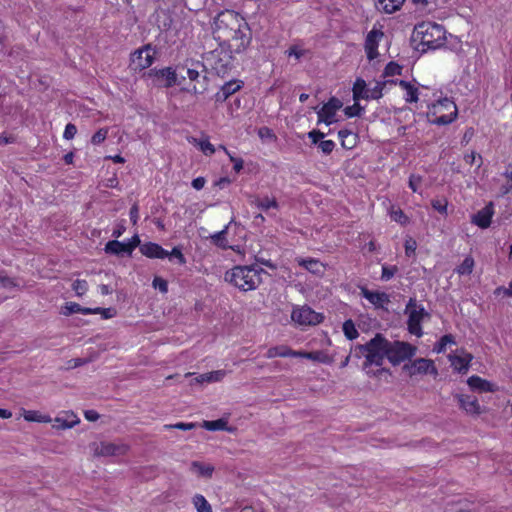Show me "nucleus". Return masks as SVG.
I'll return each instance as SVG.
<instances>
[{"instance_id": "f257e3e1", "label": "nucleus", "mask_w": 512, "mask_h": 512, "mask_svg": "<svg viewBox=\"0 0 512 512\" xmlns=\"http://www.w3.org/2000/svg\"><path fill=\"white\" fill-rule=\"evenodd\" d=\"M266 271L257 265L235 266L225 273L224 279L243 292L258 288L262 282L261 275Z\"/></svg>"}, {"instance_id": "f03ea898", "label": "nucleus", "mask_w": 512, "mask_h": 512, "mask_svg": "<svg viewBox=\"0 0 512 512\" xmlns=\"http://www.w3.org/2000/svg\"><path fill=\"white\" fill-rule=\"evenodd\" d=\"M412 39L419 40L427 49H436L445 44L446 31L442 25L435 22H422L415 26Z\"/></svg>"}, {"instance_id": "7ed1b4c3", "label": "nucleus", "mask_w": 512, "mask_h": 512, "mask_svg": "<svg viewBox=\"0 0 512 512\" xmlns=\"http://www.w3.org/2000/svg\"><path fill=\"white\" fill-rule=\"evenodd\" d=\"M239 27V17L233 11L221 12L214 19L213 35L220 43L225 44Z\"/></svg>"}, {"instance_id": "20e7f679", "label": "nucleus", "mask_w": 512, "mask_h": 512, "mask_svg": "<svg viewBox=\"0 0 512 512\" xmlns=\"http://www.w3.org/2000/svg\"><path fill=\"white\" fill-rule=\"evenodd\" d=\"M368 355L364 362V368L376 365L381 366L385 358H388V339L381 333H377L371 340L366 343Z\"/></svg>"}, {"instance_id": "39448f33", "label": "nucleus", "mask_w": 512, "mask_h": 512, "mask_svg": "<svg viewBox=\"0 0 512 512\" xmlns=\"http://www.w3.org/2000/svg\"><path fill=\"white\" fill-rule=\"evenodd\" d=\"M417 352V347L404 341L388 340V361L397 366L406 360H410Z\"/></svg>"}, {"instance_id": "423d86ee", "label": "nucleus", "mask_w": 512, "mask_h": 512, "mask_svg": "<svg viewBox=\"0 0 512 512\" xmlns=\"http://www.w3.org/2000/svg\"><path fill=\"white\" fill-rule=\"evenodd\" d=\"M251 32L247 23L239 19V27L235 29V34L231 39H228L225 44L231 49L232 52L241 53L250 44Z\"/></svg>"}, {"instance_id": "0eeeda50", "label": "nucleus", "mask_w": 512, "mask_h": 512, "mask_svg": "<svg viewBox=\"0 0 512 512\" xmlns=\"http://www.w3.org/2000/svg\"><path fill=\"white\" fill-rule=\"evenodd\" d=\"M156 51L151 44H146L142 48L131 54V67L135 71H142L150 67L155 59Z\"/></svg>"}, {"instance_id": "6e6552de", "label": "nucleus", "mask_w": 512, "mask_h": 512, "mask_svg": "<svg viewBox=\"0 0 512 512\" xmlns=\"http://www.w3.org/2000/svg\"><path fill=\"white\" fill-rule=\"evenodd\" d=\"M148 76L152 78L154 85L162 88H170L177 84V74L172 67L151 69Z\"/></svg>"}, {"instance_id": "1a4fd4ad", "label": "nucleus", "mask_w": 512, "mask_h": 512, "mask_svg": "<svg viewBox=\"0 0 512 512\" xmlns=\"http://www.w3.org/2000/svg\"><path fill=\"white\" fill-rule=\"evenodd\" d=\"M402 371L407 373L408 376L413 377L417 374H433L437 375V369L434 362L426 358H418L412 362L405 363Z\"/></svg>"}, {"instance_id": "9d476101", "label": "nucleus", "mask_w": 512, "mask_h": 512, "mask_svg": "<svg viewBox=\"0 0 512 512\" xmlns=\"http://www.w3.org/2000/svg\"><path fill=\"white\" fill-rule=\"evenodd\" d=\"M323 315L304 306L292 312V319L300 325H316L323 321Z\"/></svg>"}, {"instance_id": "9b49d317", "label": "nucleus", "mask_w": 512, "mask_h": 512, "mask_svg": "<svg viewBox=\"0 0 512 512\" xmlns=\"http://www.w3.org/2000/svg\"><path fill=\"white\" fill-rule=\"evenodd\" d=\"M343 106V103L336 97H331L327 103L317 112L318 123L324 122L326 125L332 124L336 112Z\"/></svg>"}, {"instance_id": "f8f14e48", "label": "nucleus", "mask_w": 512, "mask_h": 512, "mask_svg": "<svg viewBox=\"0 0 512 512\" xmlns=\"http://www.w3.org/2000/svg\"><path fill=\"white\" fill-rule=\"evenodd\" d=\"M434 108H444L449 111V114H443L440 116H436L432 123L436 125H447L452 123L457 117V107L453 101L448 98H444L438 101L437 105H434Z\"/></svg>"}, {"instance_id": "ddd939ff", "label": "nucleus", "mask_w": 512, "mask_h": 512, "mask_svg": "<svg viewBox=\"0 0 512 512\" xmlns=\"http://www.w3.org/2000/svg\"><path fill=\"white\" fill-rule=\"evenodd\" d=\"M430 314L425 310L424 307L419 309H414L408 314L407 328L409 333L421 337L423 335V330L421 327V322L424 318H429Z\"/></svg>"}, {"instance_id": "4468645a", "label": "nucleus", "mask_w": 512, "mask_h": 512, "mask_svg": "<svg viewBox=\"0 0 512 512\" xmlns=\"http://www.w3.org/2000/svg\"><path fill=\"white\" fill-rule=\"evenodd\" d=\"M94 446L95 456H121L125 455L128 451V446L123 443L116 444L111 442H101L99 444H94Z\"/></svg>"}, {"instance_id": "2eb2a0df", "label": "nucleus", "mask_w": 512, "mask_h": 512, "mask_svg": "<svg viewBox=\"0 0 512 512\" xmlns=\"http://www.w3.org/2000/svg\"><path fill=\"white\" fill-rule=\"evenodd\" d=\"M198 67L202 68V72H205L204 66L200 63H197L195 68L187 69L188 78L192 82H195L191 90L194 94H201L207 89V77L206 75L200 76V71L197 69Z\"/></svg>"}, {"instance_id": "dca6fc26", "label": "nucleus", "mask_w": 512, "mask_h": 512, "mask_svg": "<svg viewBox=\"0 0 512 512\" xmlns=\"http://www.w3.org/2000/svg\"><path fill=\"white\" fill-rule=\"evenodd\" d=\"M360 294L376 308H383L384 304L390 302L389 295L385 292L370 291L367 287H360Z\"/></svg>"}, {"instance_id": "f3484780", "label": "nucleus", "mask_w": 512, "mask_h": 512, "mask_svg": "<svg viewBox=\"0 0 512 512\" xmlns=\"http://www.w3.org/2000/svg\"><path fill=\"white\" fill-rule=\"evenodd\" d=\"M493 213V205L490 203L473 215L472 223L482 229L488 228L491 224Z\"/></svg>"}, {"instance_id": "a211bd4d", "label": "nucleus", "mask_w": 512, "mask_h": 512, "mask_svg": "<svg viewBox=\"0 0 512 512\" xmlns=\"http://www.w3.org/2000/svg\"><path fill=\"white\" fill-rule=\"evenodd\" d=\"M460 407L472 415L481 414L482 410L476 397L470 395H456Z\"/></svg>"}, {"instance_id": "6ab92c4d", "label": "nucleus", "mask_w": 512, "mask_h": 512, "mask_svg": "<svg viewBox=\"0 0 512 512\" xmlns=\"http://www.w3.org/2000/svg\"><path fill=\"white\" fill-rule=\"evenodd\" d=\"M140 252L148 258L164 259L168 256V251L154 242H147L140 246Z\"/></svg>"}, {"instance_id": "aec40b11", "label": "nucleus", "mask_w": 512, "mask_h": 512, "mask_svg": "<svg viewBox=\"0 0 512 512\" xmlns=\"http://www.w3.org/2000/svg\"><path fill=\"white\" fill-rule=\"evenodd\" d=\"M104 251L106 254L123 256V255H132V251L129 249L126 242H120L118 240H111L105 244Z\"/></svg>"}, {"instance_id": "412c9836", "label": "nucleus", "mask_w": 512, "mask_h": 512, "mask_svg": "<svg viewBox=\"0 0 512 512\" xmlns=\"http://www.w3.org/2000/svg\"><path fill=\"white\" fill-rule=\"evenodd\" d=\"M240 88H241V85L238 81H229V82L225 83L221 87L220 91H218L215 94V101L217 103L225 102L229 98V96L234 94Z\"/></svg>"}, {"instance_id": "4be33fe9", "label": "nucleus", "mask_w": 512, "mask_h": 512, "mask_svg": "<svg viewBox=\"0 0 512 512\" xmlns=\"http://www.w3.org/2000/svg\"><path fill=\"white\" fill-rule=\"evenodd\" d=\"M251 205H255L257 208L267 212L270 209H279V204L275 197L269 198L268 196L265 197H258V196H251Z\"/></svg>"}, {"instance_id": "5701e85b", "label": "nucleus", "mask_w": 512, "mask_h": 512, "mask_svg": "<svg viewBox=\"0 0 512 512\" xmlns=\"http://www.w3.org/2000/svg\"><path fill=\"white\" fill-rule=\"evenodd\" d=\"M405 0H375V7L385 13H393L400 9Z\"/></svg>"}, {"instance_id": "b1692460", "label": "nucleus", "mask_w": 512, "mask_h": 512, "mask_svg": "<svg viewBox=\"0 0 512 512\" xmlns=\"http://www.w3.org/2000/svg\"><path fill=\"white\" fill-rule=\"evenodd\" d=\"M467 383L473 390H479L481 392L493 391V385L489 381L484 380L476 375L469 377Z\"/></svg>"}, {"instance_id": "393cba45", "label": "nucleus", "mask_w": 512, "mask_h": 512, "mask_svg": "<svg viewBox=\"0 0 512 512\" xmlns=\"http://www.w3.org/2000/svg\"><path fill=\"white\" fill-rule=\"evenodd\" d=\"M338 136L341 139V145L345 149H352L356 146L357 135L348 129H341L338 132Z\"/></svg>"}, {"instance_id": "a878e982", "label": "nucleus", "mask_w": 512, "mask_h": 512, "mask_svg": "<svg viewBox=\"0 0 512 512\" xmlns=\"http://www.w3.org/2000/svg\"><path fill=\"white\" fill-rule=\"evenodd\" d=\"M74 313H82L85 315L92 314V308L82 307L80 304L75 302H68L61 308V314L70 316Z\"/></svg>"}, {"instance_id": "bb28decb", "label": "nucleus", "mask_w": 512, "mask_h": 512, "mask_svg": "<svg viewBox=\"0 0 512 512\" xmlns=\"http://www.w3.org/2000/svg\"><path fill=\"white\" fill-rule=\"evenodd\" d=\"M472 358V355L469 353L464 354V356H455L452 359V366L459 373H465L468 370L469 363Z\"/></svg>"}, {"instance_id": "cd10ccee", "label": "nucleus", "mask_w": 512, "mask_h": 512, "mask_svg": "<svg viewBox=\"0 0 512 512\" xmlns=\"http://www.w3.org/2000/svg\"><path fill=\"white\" fill-rule=\"evenodd\" d=\"M288 357V356H298V352L291 350L290 348L286 346H275L271 347L267 351V357L268 358H274V357Z\"/></svg>"}, {"instance_id": "c85d7f7f", "label": "nucleus", "mask_w": 512, "mask_h": 512, "mask_svg": "<svg viewBox=\"0 0 512 512\" xmlns=\"http://www.w3.org/2000/svg\"><path fill=\"white\" fill-rule=\"evenodd\" d=\"M191 470L197 472L199 476L211 478L214 472V467L209 464H203L199 461H193L191 463Z\"/></svg>"}, {"instance_id": "c756f323", "label": "nucleus", "mask_w": 512, "mask_h": 512, "mask_svg": "<svg viewBox=\"0 0 512 512\" xmlns=\"http://www.w3.org/2000/svg\"><path fill=\"white\" fill-rule=\"evenodd\" d=\"M224 375H225L224 371L218 370V371H213V372H208V373L202 374L199 377H196L194 380L197 383L217 382V381L222 380Z\"/></svg>"}, {"instance_id": "7c9ffc66", "label": "nucleus", "mask_w": 512, "mask_h": 512, "mask_svg": "<svg viewBox=\"0 0 512 512\" xmlns=\"http://www.w3.org/2000/svg\"><path fill=\"white\" fill-rule=\"evenodd\" d=\"M302 265L311 273L320 275L324 272V265L315 259L303 260Z\"/></svg>"}, {"instance_id": "2f4dec72", "label": "nucleus", "mask_w": 512, "mask_h": 512, "mask_svg": "<svg viewBox=\"0 0 512 512\" xmlns=\"http://www.w3.org/2000/svg\"><path fill=\"white\" fill-rule=\"evenodd\" d=\"M193 503L198 512H212L211 505L205 499V497L201 494H196L193 497Z\"/></svg>"}, {"instance_id": "473e14b6", "label": "nucleus", "mask_w": 512, "mask_h": 512, "mask_svg": "<svg viewBox=\"0 0 512 512\" xmlns=\"http://www.w3.org/2000/svg\"><path fill=\"white\" fill-rule=\"evenodd\" d=\"M368 89H366V82L363 79H357L354 83L353 87V98L355 101L360 98L365 99V94Z\"/></svg>"}, {"instance_id": "72a5a7b5", "label": "nucleus", "mask_w": 512, "mask_h": 512, "mask_svg": "<svg viewBox=\"0 0 512 512\" xmlns=\"http://www.w3.org/2000/svg\"><path fill=\"white\" fill-rule=\"evenodd\" d=\"M474 259L470 256L466 257L463 262L456 268L459 275H470L473 271Z\"/></svg>"}, {"instance_id": "f704fd0d", "label": "nucleus", "mask_w": 512, "mask_h": 512, "mask_svg": "<svg viewBox=\"0 0 512 512\" xmlns=\"http://www.w3.org/2000/svg\"><path fill=\"white\" fill-rule=\"evenodd\" d=\"M203 427L209 431L228 430L227 421L224 419H217L214 421H204Z\"/></svg>"}, {"instance_id": "c9c22d12", "label": "nucleus", "mask_w": 512, "mask_h": 512, "mask_svg": "<svg viewBox=\"0 0 512 512\" xmlns=\"http://www.w3.org/2000/svg\"><path fill=\"white\" fill-rule=\"evenodd\" d=\"M343 332L347 339L353 340L359 336V333L355 327V324L351 319L346 320L343 323Z\"/></svg>"}, {"instance_id": "e433bc0d", "label": "nucleus", "mask_w": 512, "mask_h": 512, "mask_svg": "<svg viewBox=\"0 0 512 512\" xmlns=\"http://www.w3.org/2000/svg\"><path fill=\"white\" fill-rule=\"evenodd\" d=\"M388 83V81L386 82H377L376 85L371 88V89H368L366 94H365V99H379L382 97V90L384 88V86Z\"/></svg>"}, {"instance_id": "4c0bfd02", "label": "nucleus", "mask_w": 512, "mask_h": 512, "mask_svg": "<svg viewBox=\"0 0 512 512\" xmlns=\"http://www.w3.org/2000/svg\"><path fill=\"white\" fill-rule=\"evenodd\" d=\"M70 418L71 419H64V418L57 417L55 419V421L57 423H59V427L62 429L72 428L80 422L79 418L73 413H71Z\"/></svg>"}, {"instance_id": "58836bf2", "label": "nucleus", "mask_w": 512, "mask_h": 512, "mask_svg": "<svg viewBox=\"0 0 512 512\" xmlns=\"http://www.w3.org/2000/svg\"><path fill=\"white\" fill-rule=\"evenodd\" d=\"M383 32L382 31H378V30H371L367 37H366V41H365V46H375V47H378V39L383 37Z\"/></svg>"}, {"instance_id": "ea45409f", "label": "nucleus", "mask_w": 512, "mask_h": 512, "mask_svg": "<svg viewBox=\"0 0 512 512\" xmlns=\"http://www.w3.org/2000/svg\"><path fill=\"white\" fill-rule=\"evenodd\" d=\"M402 72V67L396 62H389L383 72L384 77L400 75Z\"/></svg>"}, {"instance_id": "a19ab883", "label": "nucleus", "mask_w": 512, "mask_h": 512, "mask_svg": "<svg viewBox=\"0 0 512 512\" xmlns=\"http://www.w3.org/2000/svg\"><path fill=\"white\" fill-rule=\"evenodd\" d=\"M227 229H228V227H225L223 230L217 232L216 234H214L211 237L214 244L223 249H225L227 247V245H226Z\"/></svg>"}, {"instance_id": "79ce46f5", "label": "nucleus", "mask_w": 512, "mask_h": 512, "mask_svg": "<svg viewBox=\"0 0 512 512\" xmlns=\"http://www.w3.org/2000/svg\"><path fill=\"white\" fill-rule=\"evenodd\" d=\"M72 289L77 296H83L88 291V283L86 280L77 279L73 282Z\"/></svg>"}, {"instance_id": "37998d69", "label": "nucleus", "mask_w": 512, "mask_h": 512, "mask_svg": "<svg viewBox=\"0 0 512 512\" xmlns=\"http://www.w3.org/2000/svg\"><path fill=\"white\" fill-rule=\"evenodd\" d=\"M299 357H305L307 359L319 362H326L327 357L319 351L316 352H298Z\"/></svg>"}, {"instance_id": "c03bdc74", "label": "nucleus", "mask_w": 512, "mask_h": 512, "mask_svg": "<svg viewBox=\"0 0 512 512\" xmlns=\"http://www.w3.org/2000/svg\"><path fill=\"white\" fill-rule=\"evenodd\" d=\"M450 343H454V337L451 334H446L441 337L434 350L438 353L444 352L446 350V345Z\"/></svg>"}, {"instance_id": "a18cd8bd", "label": "nucleus", "mask_w": 512, "mask_h": 512, "mask_svg": "<svg viewBox=\"0 0 512 512\" xmlns=\"http://www.w3.org/2000/svg\"><path fill=\"white\" fill-rule=\"evenodd\" d=\"M397 271H398L397 266H386V265H383L382 266L381 279L384 280V281H388L391 278H393V276L396 274Z\"/></svg>"}, {"instance_id": "49530a36", "label": "nucleus", "mask_w": 512, "mask_h": 512, "mask_svg": "<svg viewBox=\"0 0 512 512\" xmlns=\"http://www.w3.org/2000/svg\"><path fill=\"white\" fill-rule=\"evenodd\" d=\"M363 110L364 109L360 106V104L354 103L352 106H347L344 109V113L348 117H355L360 116Z\"/></svg>"}, {"instance_id": "de8ad7c7", "label": "nucleus", "mask_w": 512, "mask_h": 512, "mask_svg": "<svg viewBox=\"0 0 512 512\" xmlns=\"http://www.w3.org/2000/svg\"><path fill=\"white\" fill-rule=\"evenodd\" d=\"M350 355L358 359H360L362 356L366 357V355H368V348L366 347V343L356 345L351 349Z\"/></svg>"}, {"instance_id": "09e8293b", "label": "nucleus", "mask_w": 512, "mask_h": 512, "mask_svg": "<svg viewBox=\"0 0 512 512\" xmlns=\"http://www.w3.org/2000/svg\"><path fill=\"white\" fill-rule=\"evenodd\" d=\"M167 257L170 260H172L173 258H176L180 265H184L186 263V259L183 255L181 249L178 247H174L171 252H168Z\"/></svg>"}, {"instance_id": "8fccbe9b", "label": "nucleus", "mask_w": 512, "mask_h": 512, "mask_svg": "<svg viewBox=\"0 0 512 512\" xmlns=\"http://www.w3.org/2000/svg\"><path fill=\"white\" fill-rule=\"evenodd\" d=\"M447 204L446 199H435L431 202L432 207L441 214L447 213Z\"/></svg>"}, {"instance_id": "3c124183", "label": "nucleus", "mask_w": 512, "mask_h": 512, "mask_svg": "<svg viewBox=\"0 0 512 512\" xmlns=\"http://www.w3.org/2000/svg\"><path fill=\"white\" fill-rule=\"evenodd\" d=\"M152 285L155 289H159L162 293H167L168 291V282L161 277L156 276L153 279Z\"/></svg>"}, {"instance_id": "603ef678", "label": "nucleus", "mask_w": 512, "mask_h": 512, "mask_svg": "<svg viewBox=\"0 0 512 512\" xmlns=\"http://www.w3.org/2000/svg\"><path fill=\"white\" fill-rule=\"evenodd\" d=\"M107 133H108V130L107 129H99L97 132L94 133V135L92 136L91 138V142L94 144V145H98L100 143H102L106 137H107Z\"/></svg>"}, {"instance_id": "864d4df0", "label": "nucleus", "mask_w": 512, "mask_h": 512, "mask_svg": "<svg viewBox=\"0 0 512 512\" xmlns=\"http://www.w3.org/2000/svg\"><path fill=\"white\" fill-rule=\"evenodd\" d=\"M92 314H101L104 319H109L115 315L113 308H92Z\"/></svg>"}, {"instance_id": "5fc2aeb1", "label": "nucleus", "mask_w": 512, "mask_h": 512, "mask_svg": "<svg viewBox=\"0 0 512 512\" xmlns=\"http://www.w3.org/2000/svg\"><path fill=\"white\" fill-rule=\"evenodd\" d=\"M318 147L324 154L329 155L333 151L335 143L332 140H322L319 142Z\"/></svg>"}, {"instance_id": "6e6d98bb", "label": "nucleus", "mask_w": 512, "mask_h": 512, "mask_svg": "<svg viewBox=\"0 0 512 512\" xmlns=\"http://www.w3.org/2000/svg\"><path fill=\"white\" fill-rule=\"evenodd\" d=\"M391 218L402 225H405L408 222V217L404 214V212L401 209L392 211Z\"/></svg>"}, {"instance_id": "4d7b16f0", "label": "nucleus", "mask_w": 512, "mask_h": 512, "mask_svg": "<svg viewBox=\"0 0 512 512\" xmlns=\"http://www.w3.org/2000/svg\"><path fill=\"white\" fill-rule=\"evenodd\" d=\"M195 427H196L195 423H184V422H178L173 425H165L166 429L175 428V429H180V430H184V431L194 429Z\"/></svg>"}, {"instance_id": "13d9d810", "label": "nucleus", "mask_w": 512, "mask_h": 512, "mask_svg": "<svg viewBox=\"0 0 512 512\" xmlns=\"http://www.w3.org/2000/svg\"><path fill=\"white\" fill-rule=\"evenodd\" d=\"M77 133V128L74 124L68 123L65 127L63 137L66 140H71L74 138L75 134Z\"/></svg>"}, {"instance_id": "bf43d9fd", "label": "nucleus", "mask_w": 512, "mask_h": 512, "mask_svg": "<svg viewBox=\"0 0 512 512\" xmlns=\"http://www.w3.org/2000/svg\"><path fill=\"white\" fill-rule=\"evenodd\" d=\"M325 137V134L320 130H312L308 132V138L311 139L313 144H319L320 140Z\"/></svg>"}, {"instance_id": "052dcab7", "label": "nucleus", "mask_w": 512, "mask_h": 512, "mask_svg": "<svg viewBox=\"0 0 512 512\" xmlns=\"http://www.w3.org/2000/svg\"><path fill=\"white\" fill-rule=\"evenodd\" d=\"M0 283L4 288H12L17 286L16 282L12 278L3 275L2 272H0Z\"/></svg>"}, {"instance_id": "680f3d73", "label": "nucleus", "mask_w": 512, "mask_h": 512, "mask_svg": "<svg viewBox=\"0 0 512 512\" xmlns=\"http://www.w3.org/2000/svg\"><path fill=\"white\" fill-rule=\"evenodd\" d=\"M421 182H422L421 176L411 175L409 178V187L411 188V190L413 192H417Z\"/></svg>"}, {"instance_id": "e2e57ef3", "label": "nucleus", "mask_w": 512, "mask_h": 512, "mask_svg": "<svg viewBox=\"0 0 512 512\" xmlns=\"http://www.w3.org/2000/svg\"><path fill=\"white\" fill-rule=\"evenodd\" d=\"M407 97L405 98L406 102L412 103L418 101V89L414 86H411L407 91Z\"/></svg>"}, {"instance_id": "0e129e2a", "label": "nucleus", "mask_w": 512, "mask_h": 512, "mask_svg": "<svg viewBox=\"0 0 512 512\" xmlns=\"http://www.w3.org/2000/svg\"><path fill=\"white\" fill-rule=\"evenodd\" d=\"M200 148L206 155H212L215 152L214 146L208 140L200 142Z\"/></svg>"}, {"instance_id": "69168bd1", "label": "nucleus", "mask_w": 512, "mask_h": 512, "mask_svg": "<svg viewBox=\"0 0 512 512\" xmlns=\"http://www.w3.org/2000/svg\"><path fill=\"white\" fill-rule=\"evenodd\" d=\"M307 51L303 49H298L297 46H291L287 51L288 56H294L297 60H299L302 56L305 55Z\"/></svg>"}, {"instance_id": "338daca9", "label": "nucleus", "mask_w": 512, "mask_h": 512, "mask_svg": "<svg viewBox=\"0 0 512 512\" xmlns=\"http://www.w3.org/2000/svg\"><path fill=\"white\" fill-rule=\"evenodd\" d=\"M416 247H417V244H416L415 240H413L412 238L406 240V242H405L406 255L410 256L411 254H413L416 250Z\"/></svg>"}, {"instance_id": "774afa93", "label": "nucleus", "mask_w": 512, "mask_h": 512, "mask_svg": "<svg viewBox=\"0 0 512 512\" xmlns=\"http://www.w3.org/2000/svg\"><path fill=\"white\" fill-rule=\"evenodd\" d=\"M129 249L133 252L136 247L141 246V241L139 236L136 234L128 242H126Z\"/></svg>"}]
</instances>
